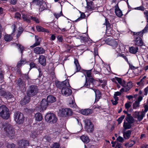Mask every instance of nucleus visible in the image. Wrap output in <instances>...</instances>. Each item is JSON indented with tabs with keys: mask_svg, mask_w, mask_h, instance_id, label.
<instances>
[{
	"mask_svg": "<svg viewBox=\"0 0 148 148\" xmlns=\"http://www.w3.org/2000/svg\"><path fill=\"white\" fill-rule=\"evenodd\" d=\"M15 121L18 124H21L23 122L24 117L23 114L21 113L17 112L14 114Z\"/></svg>",
	"mask_w": 148,
	"mask_h": 148,
	"instance_id": "8",
	"label": "nucleus"
},
{
	"mask_svg": "<svg viewBox=\"0 0 148 148\" xmlns=\"http://www.w3.org/2000/svg\"><path fill=\"white\" fill-rule=\"evenodd\" d=\"M86 82L84 86L87 88H90L92 89V88L93 87V84H92V86L90 83H89V82L88 81V78L86 77Z\"/></svg>",
	"mask_w": 148,
	"mask_h": 148,
	"instance_id": "32",
	"label": "nucleus"
},
{
	"mask_svg": "<svg viewBox=\"0 0 148 148\" xmlns=\"http://www.w3.org/2000/svg\"><path fill=\"white\" fill-rule=\"evenodd\" d=\"M7 99H9L12 97V95L10 92H6L4 96Z\"/></svg>",
	"mask_w": 148,
	"mask_h": 148,
	"instance_id": "42",
	"label": "nucleus"
},
{
	"mask_svg": "<svg viewBox=\"0 0 148 148\" xmlns=\"http://www.w3.org/2000/svg\"><path fill=\"white\" fill-rule=\"evenodd\" d=\"M72 112L71 109L68 108H62L59 110V114L61 116L67 117L71 116Z\"/></svg>",
	"mask_w": 148,
	"mask_h": 148,
	"instance_id": "6",
	"label": "nucleus"
},
{
	"mask_svg": "<svg viewBox=\"0 0 148 148\" xmlns=\"http://www.w3.org/2000/svg\"><path fill=\"white\" fill-rule=\"evenodd\" d=\"M39 62L43 66H45L46 64V59L45 56L41 55L39 58Z\"/></svg>",
	"mask_w": 148,
	"mask_h": 148,
	"instance_id": "20",
	"label": "nucleus"
},
{
	"mask_svg": "<svg viewBox=\"0 0 148 148\" xmlns=\"http://www.w3.org/2000/svg\"><path fill=\"white\" fill-rule=\"evenodd\" d=\"M127 115L128 116L127 118L126 119L127 122L131 124L133 123L134 122L133 118L132 116H131L130 114H128Z\"/></svg>",
	"mask_w": 148,
	"mask_h": 148,
	"instance_id": "31",
	"label": "nucleus"
},
{
	"mask_svg": "<svg viewBox=\"0 0 148 148\" xmlns=\"http://www.w3.org/2000/svg\"><path fill=\"white\" fill-rule=\"evenodd\" d=\"M35 42L30 47L31 48H33L36 46L40 45L41 40L40 37L38 36H35Z\"/></svg>",
	"mask_w": 148,
	"mask_h": 148,
	"instance_id": "21",
	"label": "nucleus"
},
{
	"mask_svg": "<svg viewBox=\"0 0 148 148\" xmlns=\"http://www.w3.org/2000/svg\"><path fill=\"white\" fill-rule=\"evenodd\" d=\"M17 84L20 88H25V82H23L21 79L19 78L17 80Z\"/></svg>",
	"mask_w": 148,
	"mask_h": 148,
	"instance_id": "25",
	"label": "nucleus"
},
{
	"mask_svg": "<svg viewBox=\"0 0 148 148\" xmlns=\"http://www.w3.org/2000/svg\"><path fill=\"white\" fill-rule=\"evenodd\" d=\"M0 116L3 119H8L10 116L9 110L4 105L0 106Z\"/></svg>",
	"mask_w": 148,
	"mask_h": 148,
	"instance_id": "3",
	"label": "nucleus"
},
{
	"mask_svg": "<svg viewBox=\"0 0 148 148\" xmlns=\"http://www.w3.org/2000/svg\"><path fill=\"white\" fill-rule=\"evenodd\" d=\"M80 138L82 141L85 143H88L90 141V139L87 136L83 135L80 137Z\"/></svg>",
	"mask_w": 148,
	"mask_h": 148,
	"instance_id": "28",
	"label": "nucleus"
},
{
	"mask_svg": "<svg viewBox=\"0 0 148 148\" xmlns=\"http://www.w3.org/2000/svg\"><path fill=\"white\" fill-rule=\"evenodd\" d=\"M133 35L134 36L135 44L138 46L142 45L143 42L140 37L143 36V33L142 32H134Z\"/></svg>",
	"mask_w": 148,
	"mask_h": 148,
	"instance_id": "1",
	"label": "nucleus"
},
{
	"mask_svg": "<svg viewBox=\"0 0 148 148\" xmlns=\"http://www.w3.org/2000/svg\"><path fill=\"white\" fill-rule=\"evenodd\" d=\"M56 86L58 88L62 90L65 87H69V84L67 80H65L63 82H57L55 84Z\"/></svg>",
	"mask_w": 148,
	"mask_h": 148,
	"instance_id": "11",
	"label": "nucleus"
},
{
	"mask_svg": "<svg viewBox=\"0 0 148 148\" xmlns=\"http://www.w3.org/2000/svg\"><path fill=\"white\" fill-rule=\"evenodd\" d=\"M29 65L30 66V69L32 68H37L35 64L33 62L30 63L29 64Z\"/></svg>",
	"mask_w": 148,
	"mask_h": 148,
	"instance_id": "54",
	"label": "nucleus"
},
{
	"mask_svg": "<svg viewBox=\"0 0 148 148\" xmlns=\"http://www.w3.org/2000/svg\"><path fill=\"white\" fill-rule=\"evenodd\" d=\"M144 110H143L141 111L143 112L145 114L148 110V106L145 105L144 106Z\"/></svg>",
	"mask_w": 148,
	"mask_h": 148,
	"instance_id": "52",
	"label": "nucleus"
},
{
	"mask_svg": "<svg viewBox=\"0 0 148 148\" xmlns=\"http://www.w3.org/2000/svg\"><path fill=\"white\" fill-rule=\"evenodd\" d=\"M74 63L75 65L76 69H77V71H80L81 67L80 66L79 63L78 61V60L76 59H75L74 60Z\"/></svg>",
	"mask_w": 148,
	"mask_h": 148,
	"instance_id": "33",
	"label": "nucleus"
},
{
	"mask_svg": "<svg viewBox=\"0 0 148 148\" xmlns=\"http://www.w3.org/2000/svg\"><path fill=\"white\" fill-rule=\"evenodd\" d=\"M133 108L134 109H136L138 108L140 106V103L138 101H135V102L133 103Z\"/></svg>",
	"mask_w": 148,
	"mask_h": 148,
	"instance_id": "35",
	"label": "nucleus"
},
{
	"mask_svg": "<svg viewBox=\"0 0 148 148\" xmlns=\"http://www.w3.org/2000/svg\"><path fill=\"white\" fill-rule=\"evenodd\" d=\"M80 113L85 115H88L93 113L92 110L90 109H85L80 110Z\"/></svg>",
	"mask_w": 148,
	"mask_h": 148,
	"instance_id": "16",
	"label": "nucleus"
},
{
	"mask_svg": "<svg viewBox=\"0 0 148 148\" xmlns=\"http://www.w3.org/2000/svg\"><path fill=\"white\" fill-rule=\"evenodd\" d=\"M145 9V8L144 7L142 6H141L139 7L135 8H134V9L136 10H140L142 11H144Z\"/></svg>",
	"mask_w": 148,
	"mask_h": 148,
	"instance_id": "57",
	"label": "nucleus"
},
{
	"mask_svg": "<svg viewBox=\"0 0 148 148\" xmlns=\"http://www.w3.org/2000/svg\"><path fill=\"white\" fill-rule=\"evenodd\" d=\"M124 118L125 116L122 115L118 119L117 121L118 122L119 124H120L121 123L122 120Z\"/></svg>",
	"mask_w": 148,
	"mask_h": 148,
	"instance_id": "55",
	"label": "nucleus"
},
{
	"mask_svg": "<svg viewBox=\"0 0 148 148\" xmlns=\"http://www.w3.org/2000/svg\"><path fill=\"white\" fill-rule=\"evenodd\" d=\"M38 92L39 90L37 86L32 85L29 87L27 91V96L33 97L36 95Z\"/></svg>",
	"mask_w": 148,
	"mask_h": 148,
	"instance_id": "2",
	"label": "nucleus"
},
{
	"mask_svg": "<svg viewBox=\"0 0 148 148\" xmlns=\"http://www.w3.org/2000/svg\"><path fill=\"white\" fill-rule=\"evenodd\" d=\"M49 103L45 99H43L41 102L40 105L36 108V110L39 112L45 110L49 105Z\"/></svg>",
	"mask_w": 148,
	"mask_h": 148,
	"instance_id": "9",
	"label": "nucleus"
},
{
	"mask_svg": "<svg viewBox=\"0 0 148 148\" xmlns=\"http://www.w3.org/2000/svg\"><path fill=\"white\" fill-rule=\"evenodd\" d=\"M115 12L116 15L119 17H121L123 15L122 12L120 9H115Z\"/></svg>",
	"mask_w": 148,
	"mask_h": 148,
	"instance_id": "29",
	"label": "nucleus"
},
{
	"mask_svg": "<svg viewBox=\"0 0 148 148\" xmlns=\"http://www.w3.org/2000/svg\"><path fill=\"white\" fill-rule=\"evenodd\" d=\"M126 82H125L124 83V86H123L124 88H122L120 90L121 92L125 91L127 92L132 87V84L131 82H129L126 84Z\"/></svg>",
	"mask_w": 148,
	"mask_h": 148,
	"instance_id": "14",
	"label": "nucleus"
},
{
	"mask_svg": "<svg viewBox=\"0 0 148 148\" xmlns=\"http://www.w3.org/2000/svg\"><path fill=\"white\" fill-rule=\"evenodd\" d=\"M105 42L107 44L111 46L114 49H115L117 46V43L115 40H111L108 38L106 40Z\"/></svg>",
	"mask_w": 148,
	"mask_h": 148,
	"instance_id": "15",
	"label": "nucleus"
},
{
	"mask_svg": "<svg viewBox=\"0 0 148 148\" xmlns=\"http://www.w3.org/2000/svg\"><path fill=\"white\" fill-rule=\"evenodd\" d=\"M31 97L27 95L25 96L23 99H22L21 101V104L22 106L25 105L26 103H28L30 101Z\"/></svg>",
	"mask_w": 148,
	"mask_h": 148,
	"instance_id": "19",
	"label": "nucleus"
},
{
	"mask_svg": "<svg viewBox=\"0 0 148 148\" xmlns=\"http://www.w3.org/2000/svg\"><path fill=\"white\" fill-rule=\"evenodd\" d=\"M37 133L36 131H32L30 134V136L33 138H35L36 137Z\"/></svg>",
	"mask_w": 148,
	"mask_h": 148,
	"instance_id": "47",
	"label": "nucleus"
},
{
	"mask_svg": "<svg viewBox=\"0 0 148 148\" xmlns=\"http://www.w3.org/2000/svg\"><path fill=\"white\" fill-rule=\"evenodd\" d=\"M131 106V103L130 102H128L126 103L125 104V107L126 109H128Z\"/></svg>",
	"mask_w": 148,
	"mask_h": 148,
	"instance_id": "51",
	"label": "nucleus"
},
{
	"mask_svg": "<svg viewBox=\"0 0 148 148\" xmlns=\"http://www.w3.org/2000/svg\"><path fill=\"white\" fill-rule=\"evenodd\" d=\"M19 30L18 31V32L16 34V36L17 38H18L21 34L23 33V28L21 27H19L18 28Z\"/></svg>",
	"mask_w": 148,
	"mask_h": 148,
	"instance_id": "37",
	"label": "nucleus"
},
{
	"mask_svg": "<svg viewBox=\"0 0 148 148\" xmlns=\"http://www.w3.org/2000/svg\"><path fill=\"white\" fill-rule=\"evenodd\" d=\"M31 16L28 14H23L22 15V18L27 23H29L30 22V18Z\"/></svg>",
	"mask_w": 148,
	"mask_h": 148,
	"instance_id": "24",
	"label": "nucleus"
},
{
	"mask_svg": "<svg viewBox=\"0 0 148 148\" xmlns=\"http://www.w3.org/2000/svg\"><path fill=\"white\" fill-rule=\"evenodd\" d=\"M138 48L137 47H131L129 48V52L133 54H136L138 51Z\"/></svg>",
	"mask_w": 148,
	"mask_h": 148,
	"instance_id": "26",
	"label": "nucleus"
},
{
	"mask_svg": "<svg viewBox=\"0 0 148 148\" xmlns=\"http://www.w3.org/2000/svg\"><path fill=\"white\" fill-rule=\"evenodd\" d=\"M4 130L6 133V135L11 138H13L14 136V130L12 125L8 124L5 125Z\"/></svg>",
	"mask_w": 148,
	"mask_h": 148,
	"instance_id": "4",
	"label": "nucleus"
},
{
	"mask_svg": "<svg viewBox=\"0 0 148 148\" xmlns=\"http://www.w3.org/2000/svg\"><path fill=\"white\" fill-rule=\"evenodd\" d=\"M85 123V129L88 132H91L94 130V126L90 120L88 119H85L84 120Z\"/></svg>",
	"mask_w": 148,
	"mask_h": 148,
	"instance_id": "7",
	"label": "nucleus"
},
{
	"mask_svg": "<svg viewBox=\"0 0 148 148\" xmlns=\"http://www.w3.org/2000/svg\"><path fill=\"white\" fill-rule=\"evenodd\" d=\"M145 17L146 18V22L148 23V11L147 10L145 11L144 12Z\"/></svg>",
	"mask_w": 148,
	"mask_h": 148,
	"instance_id": "56",
	"label": "nucleus"
},
{
	"mask_svg": "<svg viewBox=\"0 0 148 148\" xmlns=\"http://www.w3.org/2000/svg\"><path fill=\"white\" fill-rule=\"evenodd\" d=\"M25 61L24 60H21L18 62L17 64V66L18 68L20 67L23 64H24Z\"/></svg>",
	"mask_w": 148,
	"mask_h": 148,
	"instance_id": "39",
	"label": "nucleus"
},
{
	"mask_svg": "<svg viewBox=\"0 0 148 148\" xmlns=\"http://www.w3.org/2000/svg\"><path fill=\"white\" fill-rule=\"evenodd\" d=\"M135 144V141L134 140H131L128 143H126L125 145L128 147L132 146Z\"/></svg>",
	"mask_w": 148,
	"mask_h": 148,
	"instance_id": "38",
	"label": "nucleus"
},
{
	"mask_svg": "<svg viewBox=\"0 0 148 148\" xmlns=\"http://www.w3.org/2000/svg\"><path fill=\"white\" fill-rule=\"evenodd\" d=\"M69 106L71 107L75 108L76 105L74 101L73 100H72L69 103Z\"/></svg>",
	"mask_w": 148,
	"mask_h": 148,
	"instance_id": "50",
	"label": "nucleus"
},
{
	"mask_svg": "<svg viewBox=\"0 0 148 148\" xmlns=\"http://www.w3.org/2000/svg\"><path fill=\"white\" fill-rule=\"evenodd\" d=\"M123 126L125 129H129L131 127V124L128 122H125L124 123Z\"/></svg>",
	"mask_w": 148,
	"mask_h": 148,
	"instance_id": "36",
	"label": "nucleus"
},
{
	"mask_svg": "<svg viewBox=\"0 0 148 148\" xmlns=\"http://www.w3.org/2000/svg\"><path fill=\"white\" fill-rule=\"evenodd\" d=\"M18 47L20 50L21 53L22 54L24 49L23 47L21 45H19Z\"/></svg>",
	"mask_w": 148,
	"mask_h": 148,
	"instance_id": "62",
	"label": "nucleus"
},
{
	"mask_svg": "<svg viewBox=\"0 0 148 148\" xmlns=\"http://www.w3.org/2000/svg\"><path fill=\"white\" fill-rule=\"evenodd\" d=\"M35 118L36 121H40L42 120V116L40 113H36L35 114Z\"/></svg>",
	"mask_w": 148,
	"mask_h": 148,
	"instance_id": "27",
	"label": "nucleus"
},
{
	"mask_svg": "<svg viewBox=\"0 0 148 148\" xmlns=\"http://www.w3.org/2000/svg\"><path fill=\"white\" fill-rule=\"evenodd\" d=\"M4 39L6 41H8L11 40L12 38L10 35H7L5 36Z\"/></svg>",
	"mask_w": 148,
	"mask_h": 148,
	"instance_id": "45",
	"label": "nucleus"
},
{
	"mask_svg": "<svg viewBox=\"0 0 148 148\" xmlns=\"http://www.w3.org/2000/svg\"><path fill=\"white\" fill-rule=\"evenodd\" d=\"M86 73L88 77H90L91 76V70L86 71Z\"/></svg>",
	"mask_w": 148,
	"mask_h": 148,
	"instance_id": "60",
	"label": "nucleus"
},
{
	"mask_svg": "<svg viewBox=\"0 0 148 148\" xmlns=\"http://www.w3.org/2000/svg\"><path fill=\"white\" fill-rule=\"evenodd\" d=\"M32 2L36 5H40L39 10L41 12L45 10L46 9V5L45 3H42V2L40 1H39V0H33Z\"/></svg>",
	"mask_w": 148,
	"mask_h": 148,
	"instance_id": "13",
	"label": "nucleus"
},
{
	"mask_svg": "<svg viewBox=\"0 0 148 148\" xmlns=\"http://www.w3.org/2000/svg\"><path fill=\"white\" fill-rule=\"evenodd\" d=\"M115 79L122 86H124V83L125 81L124 80H122L121 78L116 77Z\"/></svg>",
	"mask_w": 148,
	"mask_h": 148,
	"instance_id": "34",
	"label": "nucleus"
},
{
	"mask_svg": "<svg viewBox=\"0 0 148 148\" xmlns=\"http://www.w3.org/2000/svg\"><path fill=\"white\" fill-rule=\"evenodd\" d=\"M37 30L38 32H45L47 33L49 32V31L45 28H44L38 25L36 26Z\"/></svg>",
	"mask_w": 148,
	"mask_h": 148,
	"instance_id": "23",
	"label": "nucleus"
},
{
	"mask_svg": "<svg viewBox=\"0 0 148 148\" xmlns=\"http://www.w3.org/2000/svg\"><path fill=\"white\" fill-rule=\"evenodd\" d=\"M145 114L141 111H135L133 114L134 117L136 119H137L139 121H140L145 116Z\"/></svg>",
	"mask_w": 148,
	"mask_h": 148,
	"instance_id": "10",
	"label": "nucleus"
},
{
	"mask_svg": "<svg viewBox=\"0 0 148 148\" xmlns=\"http://www.w3.org/2000/svg\"><path fill=\"white\" fill-rule=\"evenodd\" d=\"M87 41V38L85 37H81L80 38V41L82 42H85Z\"/></svg>",
	"mask_w": 148,
	"mask_h": 148,
	"instance_id": "61",
	"label": "nucleus"
},
{
	"mask_svg": "<svg viewBox=\"0 0 148 148\" xmlns=\"http://www.w3.org/2000/svg\"><path fill=\"white\" fill-rule=\"evenodd\" d=\"M148 32V23L147 24V25L145 27L144 29H143L141 32L143 33V35L144 33H145Z\"/></svg>",
	"mask_w": 148,
	"mask_h": 148,
	"instance_id": "53",
	"label": "nucleus"
},
{
	"mask_svg": "<svg viewBox=\"0 0 148 148\" xmlns=\"http://www.w3.org/2000/svg\"><path fill=\"white\" fill-rule=\"evenodd\" d=\"M104 25H106V29H109L110 27V25L109 21L106 19H105V22L104 23Z\"/></svg>",
	"mask_w": 148,
	"mask_h": 148,
	"instance_id": "41",
	"label": "nucleus"
},
{
	"mask_svg": "<svg viewBox=\"0 0 148 148\" xmlns=\"http://www.w3.org/2000/svg\"><path fill=\"white\" fill-rule=\"evenodd\" d=\"M99 81L102 84L101 86L102 88H103L106 85V82L105 80H101L99 79Z\"/></svg>",
	"mask_w": 148,
	"mask_h": 148,
	"instance_id": "49",
	"label": "nucleus"
},
{
	"mask_svg": "<svg viewBox=\"0 0 148 148\" xmlns=\"http://www.w3.org/2000/svg\"><path fill=\"white\" fill-rule=\"evenodd\" d=\"M30 17V20H32L33 21H35L36 23H39L40 21L38 18H37L32 16H31Z\"/></svg>",
	"mask_w": 148,
	"mask_h": 148,
	"instance_id": "46",
	"label": "nucleus"
},
{
	"mask_svg": "<svg viewBox=\"0 0 148 148\" xmlns=\"http://www.w3.org/2000/svg\"><path fill=\"white\" fill-rule=\"evenodd\" d=\"M60 145L59 143H55L53 144L52 148H59Z\"/></svg>",
	"mask_w": 148,
	"mask_h": 148,
	"instance_id": "58",
	"label": "nucleus"
},
{
	"mask_svg": "<svg viewBox=\"0 0 148 148\" xmlns=\"http://www.w3.org/2000/svg\"><path fill=\"white\" fill-rule=\"evenodd\" d=\"M28 141L26 140H22L18 143V148H27L25 146L28 145Z\"/></svg>",
	"mask_w": 148,
	"mask_h": 148,
	"instance_id": "17",
	"label": "nucleus"
},
{
	"mask_svg": "<svg viewBox=\"0 0 148 148\" xmlns=\"http://www.w3.org/2000/svg\"><path fill=\"white\" fill-rule=\"evenodd\" d=\"M8 148H15V146L13 143H8L7 146Z\"/></svg>",
	"mask_w": 148,
	"mask_h": 148,
	"instance_id": "59",
	"label": "nucleus"
},
{
	"mask_svg": "<svg viewBox=\"0 0 148 148\" xmlns=\"http://www.w3.org/2000/svg\"><path fill=\"white\" fill-rule=\"evenodd\" d=\"M101 96V95H95V102H97L98 101Z\"/></svg>",
	"mask_w": 148,
	"mask_h": 148,
	"instance_id": "63",
	"label": "nucleus"
},
{
	"mask_svg": "<svg viewBox=\"0 0 148 148\" xmlns=\"http://www.w3.org/2000/svg\"><path fill=\"white\" fill-rule=\"evenodd\" d=\"M101 69L99 66H97L95 70V72L96 74H100L101 72Z\"/></svg>",
	"mask_w": 148,
	"mask_h": 148,
	"instance_id": "44",
	"label": "nucleus"
},
{
	"mask_svg": "<svg viewBox=\"0 0 148 148\" xmlns=\"http://www.w3.org/2000/svg\"><path fill=\"white\" fill-rule=\"evenodd\" d=\"M54 15L55 17L58 19L60 16L62 15V11H61L60 13H54Z\"/></svg>",
	"mask_w": 148,
	"mask_h": 148,
	"instance_id": "48",
	"label": "nucleus"
},
{
	"mask_svg": "<svg viewBox=\"0 0 148 148\" xmlns=\"http://www.w3.org/2000/svg\"><path fill=\"white\" fill-rule=\"evenodd\" d=\"M46 121L49 123H54L57 121V118L53 114L48 112L45 116Z\"/></svg>",
	"mask_w": 148,
	"mask_h": 148,
	"instance_id": "5",
	"label": "nucleus"
},
{
	"mask_svg": "<svg viewBox=\"0 0 148 148\" xmlns=\"http://www.w3.org/2000/svg\"><path fill=\"white\" fill-rule=\"evenodd\" d=\"M92 90L94 91L95 95H101V92L99 90L93 88Z\"/></svg>",
	"mask_w": 148,
	"mask_h": 148,
	"instance_id": "64",
	"label": "nucleus"
},
{
	"mask_svg": "<svg viewBox=\"0 0 148 148\" xmlns=\"http://www.w3.org/2000/svg\"><path fill=\"white\" fill-rule=\"evenodd\" d=\"M34 51V53L38 54H43L45 52V50L44 49L39 47L35 48Z\"/></svg>",
	"mask_w": 148,
	"mask_h": 148,
	"instance_id": "18",
	"label": "nucleus"
},
{
	"mask_svg": "<svg viewBox=\"0 0 148 148\" xmlns=\"http://www.w3.org/2000/svg\"><path fill=\"white\" fill-rule=\"evenodd\" d=\"M6 92L4 89L2 88L1 86H0V95L4 96Z\"/></svg>",
	"mask_w": 148,
	"mask_h": 148,
	"instance_id": "43",
	"label": "nucleus"
},
{
	"mask_svg": "<svg viewBox=\"0 0 148 148\" xmlns=\"http://www.w3.org/2000/svg\"><path fill=\"white\" fill-rule=\"evenodd\" d=\"M68 87H65L61 90L62 94L66 97L70 95L72 93L71 90L68 88Z\"/></svg>",
	"mask_w": 148,
	"mask_h": 148,
	"instance_id": "12",
	"label": "nucleus"
},
{
	"mask_svg": "<svg viewBox=\"0 0 148 148\" xmlns=\"http://www.w3.org/2000/svg\"><path fill=\"white\" fill-rule=\"evenodd\" d=\"M131 132L130 130H128L123 133L124 138L126 139L129 138L130 137Z\"/></svg>",
	"mask_w": 148,
	"mask_h": 148,
	"instance_id": "30",
	"label": "nucleus"
},
{
	"mask_svg": "<svg viewBox=\"0 0 148 148\" xmlns=\"http://www.w3.org/2000/svg\"><path fill=\"white\" fill-rule=\"evenodd\" d=\"M56 98L52 95L48 96L47 98V100L48 103H52L56 101Z\"/></svg>",
	"mask_w": 148,
	"mask_h": 148,
	"instance_id": "22",
	"label": "nucleus"
},
{
	"mask_svg": "<svg viewBox=\"0 0 148 148\" xmlns=\"http://www.w3.org/2000/svg\"><path fill=\"white\" fill-rule=\"evenodd\" d=\"M85 17V14L84 13L82 12L81 13L80 16L77 20H76L75 21L77 22L78 21H80L83 18H84Z\"/></svg>",
	"mask_w": 148,
	"mask_h": 148,
	"instance_id": "40",
	"label": "nucleus"
}]
</instances>
